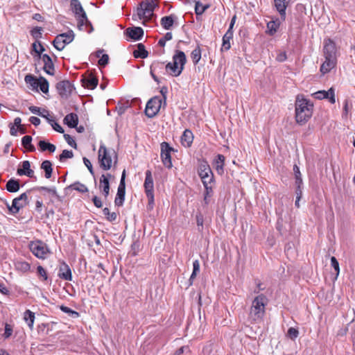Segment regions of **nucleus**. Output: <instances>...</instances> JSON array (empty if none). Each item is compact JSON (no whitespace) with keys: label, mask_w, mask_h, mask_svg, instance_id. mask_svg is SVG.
I'll use <instances>...</instances> for the list:
<instances>
[{"label":"nucleus","mask_w":355,"mask_h":355,"mask_svg":"<svg viewBox=\"0 0 355 355\" xmlns=\"http://www.w3.org/2000/svg\"><path fill=\"white\" fill-rule=\"evenodd\" d=\"M313 105L307 99L297 96L295 101V119L300 125L306 123L313 114Z\"/></svg>","instance_id":"nucleus-1"},{"label":"nucleus","mask_w":355,"mask_h":355,"mask_svg":"<svg viewBox=\"0 0 355 355\" xmlns=\"http://www.w3.org/2000/svg\"><path fill=\"white\" fill-rule=\"evenodd\" d=\"M268 304V299L263 294L256 296L252 302L249 313V318L254 322L262 320L266 313V306Z\"/></svg>","instance_id":"nucleus-2"},{"label":"nucleus","mask_w":355,"mask_h":355,"mask_svg":"<svg viewBox=\"0 0 355 355\" xmlns=\"http://www.w3.org/2000/svg\"><path fill=\"white\" fill-rule=\"evenodd\" d=\"M187 58L184 53L181 51H176L173 57V62H168L166 66V70L173 76H178L181 74Z\"/></svg>","instance_id":"nucleus-3"},{"label":"nucleus","mask_w":355,"mask_h":355,"mask_svg":"<svg viewBox=\"0 0 355 355\" xmlns=\"http://www.w3.org/2000/svg\"><path fill=\"white\" fill-rule=\"evenodd\" d=\"M157 4L155 0H144L141 1L137 8V14L132 15L133 19L137 17L139 19L148 21L153 15V12Z\"/></svg>","instance_id":"nucleus-4"},{"label":"nucleus","mask_w":355,"mask_h":355,"mask_svg":"<svg viewBox=\"0 0 355 355\" xmlns=\"http://www.w3.org/2000/svg\"><path fill=\"white\" fill-rule=\"evenodd\" d=\"M198 175L201 178L205 189L211 191V185L214 181V174L211 170V168L207 162H202L198 166Z\"/></svg>","instance_id":"nucleus-5"},{"label":"nucleus","mask_w":355,"mask_h":355,"mask_svg":"<svg viewBox=\"0 0 355 355\" xmlns=\"http://www.w3.org/2000/svg\"><path fill=\"white\" fill-rule=\"evenodd\" d=\"M28 246L31 252L38 259H45L50 254L48 245L40 240L31 241Z\"/></svg>","instance_id":"nucleus-6"},{"label":"nucleus","mask_w":355,"mask_h":355,"mask_svg":"<svg viewBox=\"0 0 355 355\" xmlns=\"http://www.w3.org/2000/svg\"><path fill=\"white\" fill-rule=\"evenodd\" d=\"M115 155V151L108 150L105 145L101 144L98 150V160L100 166L105 171L110 169L112 166V156Z\"/></svg>","instance_id":"nucleus-7"},{"label":"nucleus","mask_w":355,"mask_h":355,"mask_svg":"<svg viewBox=\"0 0 355 355\" xmlns=\"http://www.w3.org/2000/svg\"><path fill=\"white\" fill-rule=\"evenodd\" d=\"M145 175L144 184L145 193L148 200V206L153 208L154 205V182L151 171L147 170L145 173Z\"/></svg>","instance_id":"nucleus-8"},{"label":"nucleus","mask_w":355,"mask_h":355,"mask_svg":"<svg viewBox=\"0 0 355 355\" xmlns=\"http://www.w3.org/2000/svg\"><path fill=\"white\" fill-rule=\"evenodd\" d=\"M73 31L58 35L53 42V46L58 51L64 49L67 44H70L74 39Z\"/></svg>","instance_id":"nucleus-9"},{"label":"nucleus","mask_w":355,"mask_h":355,"mask_svg":"<svg viewBox=\"0 0 355 355\" xmlns=\"http://www.w3.org/2000/svg\"><path fill=\"white\" fill-rule=\"evenodd\" d=\"M162 104L160 97L155 96L150 98L146 106L145 114L148 118H153L159 112Z\"/></svg>","instance_id":"nucleus-10"},{"label":"nucleus","mask_w":355,"mask_h":355,"mask_svg":"<svg viewBox=\"0 0 355 355\" xmlns=\"http://www.w3.org/2000/svg\"><path fill=\"white\" fill-rule=\"evenodd\" d=\"M28 203V196L26 193H21L19 197L13 199L12 205L8 206V209L12 214H17L20 209L24 207Z\"/></svg>","instance_id":"nucleus-11"},{"label":"nucleus","mask_w":355,"mask_h":355,"mask_svg":"<svg viewBox=\"0 0 355 355\" xmlns=\"http://www.w3.org/2000/svg\"><path fill=\"white\" fill-rule=\"evenodd\" d=\"M173 150L167 142H162L161 144V159L163 164L168 168L173 166L171 162V153Z\"/></svg>","instance_id":"nucleus-12"},{"label":"nucleus","mask_w":355,"mask_h":355,"mask_svg":"<svg viewBox=\"0 0 355 355\" xmlns=\"http://www.w3.org/2000/svg\"><path fill=\"white\" fill-rule=\"evenodd\" d=\"M125 171L123 170L122 175H121L120 183L118 187L116 196L115 200H114V204L116 206H118V207L122 206L123 204V202L125 200Z\"/></svg>","instance_id":"nucleus-13"},{"label":"nucleus","mask_w":355,"mask_h":355,"mask_svg":"<svg viewBox=\"0 0 355 355\" xmlns=\"http://www.w3.org/2000/svg\"><path fill=\"white\" fill-rule=\"evenodd\" d=\"M323 54L324 58L337 59V48L332 40L328 38L324 40Z\"/></svg>","instance_id":"nucleus-14"},{"label":"nucleus","mask_w":355,"mask_h":355,"mask_svg":"<svg viewBox=\"0 0 355 355\" xmlns=\"http://www.w3.org/2000/svg\"><path fill=\"white\" fill-rule=\"evenodd\" d=\"M56 89L62 98H67L71 94L73 87L69 81L62 80L57 83Z\"/></svg>","instance_id":"nucleus-15"},{"label":"nucleus","mask_w":355,"mask_h":355,"mask_svg":"<svg viewBox=\"0 0 355 355\" xmlns=\"http://www.w3.org/2000/svg\"><path fill=\"white\" fill-rule=\"evenodd\" d=\"M114 178L110 173L103 174L99 180V189L102 190L103 195L107 198L110 193V179Z\"/></svg>","instance_id":"nucleus-16"},{"label":"nucleus","mask_w":355,"mask_h":355,"mask_svg":"<svg viewBox=\"0 0 355 355\" xmlns=\"http://www.w3.org/2000/svg\"><path fill=\"white\" fill-rule=\"evenodd\" d=\"M314 98L317 99H328L329 101L334 104L336 102L335 99V92L334 89L331 87L328 91L320 90L313 94Z\"/></svg>","instance_id":"nucleus-17"},{"label":"nucleus","mask_w":355,"mask_h":355,"mask_svg":"<svg viewBox=\"0 0 355 355\" xmlns=\"http://www.w3.org/2000/svg\"><path fill=\"white\" fill-rule=\"evenodd\" d=\"M21 168H19L17 171V175H26L28 178H34V171L31 168V163L28 160L23 161L21 163Z\"/></svg>","instance_id":"nucleus-18"},{"label":"nucleus","mask_w":355,"mask_h":355,"mask_svg":"<svg viewBox=\"0 0 355 355\" xmlns=\"http://www.w3.org/2000/svg\"><path fill=\"white\" fill-rule=\"evenodd\" d=\"M291 0H274V6L282 20L286 18V10Z\"/></svg>","instance_id":"nucleus-19"},{"label":"nucleus","mask_w":355,"mask_h":355,"mask_svg":"<svg viewBox=\"0 0 355 355\" xmlns=\"http://www.w3.org/2000/svg\"><path fill=\"white\" fill-rule=\"evenodd\" d=\"M125 33L134 40H140L144 35V31L141 27L128 28Z\"/></svg>","instance_id":"nucleus-20"},{"label":"nucleus","mask_w":355,"mask_h":355,"mask_svg":"<svg viewBox=\"0 0 355 355\" xmlns=\"http://www.w3.org/2000/svg\"><path fill=\"white\" fill-rule=\"evenodd\" d=\"M337 63V59L324 58V61L320 67V71L322 74L329 73L334 69Z\"/></svg>","instance_id":"nucleus-21"},{"label":"nucleus","mask_w":355,"mask_h":355,"mask_svg":"<svg viewBox=\"0 0 355 355\" xmlns=\"http://www.w3.org/2000/svg\"><path fill=\"white\" fill-rule=\"evenodd\" d=\"M42 60L44 62V71L49 75L54 74V65L53 61L49 55L47 54H44L42 55Z\"/></svg>","instance_id":"nucleus-22"},{"label":"nucleus","mask_w":355,"mask_h":355,"mask_svg":"<svg viewBox=\"0 0 355 355\" xmlns=\"http://www.w3.org/2000/svg\"><path fill=\"white\" fill-rule=\"evenodd\" d=\"M58 276L60 278L64 279V280H67V281L71 280V279H72L71 270L69 266L67 264H66L65 263H63L60 266Z\"/></svg>","instance_id":"nucleus-23"},{"label":"nucleus","mask_w":355,"mask_h":355,"mask_svg":"<svg viewBox=\"0 0 355 355\" xmlns=\"http://www.w3.org/2000/svg\"><path fill=\"white\" fill-rule=\"evenodd\" d=\"M78 16V26L80 30H84V26L85 28L87 27H89V30L87 31L88 33H91L93 31V27L92 26L91 22L88 20L86 13H82V15Z\"/></svg>","instance_id":"nucleus-24"},{"label":"nucleus","mask_w":355,"mask_h":355,"mask_svg":"<svg viewBox=\"0 0 355 355\" xmlns=\"http://www.w3.org/2000/svg\"><path fill=\"white\" fill-rule=\"evenodd\" d=\"M225 157L224 155L218 154L214 161V165L216 171L219 175H223L224 173V163Z\"/></svg>","instance_id":"nucleus-25"},{"label":"nucleus","mask_w":355,"mask_h":355,"mask_svg":"<svg viewBox=\"0 0 355 355\" xmlns=\"http://www.w3.org/2000/svg\"><path fill=\"white\" fill-rule=\"evenodd\" d=\"M98 79L92 75H89L83 79V84L84 87L89 89H95L98 85Z\"/></svg>","instance_id":"nucleus-26"},{"label":"nucleus","mask_w":355,"mask_h":355,"mask_svg":"<svg viewBox=\"0 0 355 355\" xmlns=\"http://www.w3.org/2000/svg\"><path fill=\"white\" fill-rule=\"evenodd\" d=\"M193 135L191 130H185L181 137V144L185 147L191 146L193 143Z\"/></svg>","instance_id":"nucleus-27"},{"label":"nucleus","mask_w":355,"mask_h":355,"mask_svg":"<svg viewBox=\"0 0 355 355\" xmlns=\"http://www.w3.org/2000/svg\"><path fill=\"white\" fill-rule=\"evenodd\" d=\"M175 18H176V17L173 15L164 16L162 17L160 24L165 30H170L174 24Z\"/></svg>","instance_id":"nucleus-28"},{"label":"nucleus","mask_w":355,"mask_h":355,"mask_svg":"<svg viewBox=\"0 0 355 355\" xmlns=\"http://www.w3.org/2000/svg\"><path fill=\"white\" fill-rule=\"evenodd\" d=\"M64 121L69 127L76 128L78 123V117L76 114L70 113L64 117Z\"/></svg>","instance_id":"nucleus-29"},{"label":"nucleus","mask_w":355,"mask_h":355,"mask_svg":"<svg viewBox=\"0 0 355 355\" xmlns=\"http://www.w3.org/2000/svg\"><path fill=\"white\" fill-rule=\"evenodd\" d=\"M133 55L137 58H146L148 57V53L146 50L144 45L141 43H139L137 44V49L133 51Z\"/></svg>","instance_id":"nucleus-30"},{"label":"nucleus","mask_w":355,"mask_h":355,"mask_svg":"<svg viewBox=\"0 0 355 355\" xmlns=\"http://www.w3.org/2000/svg\"><path fill=\"white\" fill-rule=\"evenodd\" d=\"M280 22L279 19L272 20L267 24V33L270 35H274L279 28Z\"/></svg>","instance_id":"nucleus-31"},{"label":"nucleus","mask_w":355,"mask_h":355,"mask_svg":"<svg viewBox=\"0 0 355 355\" xmlns=\"http://www.w3.org/2000/svg\"><path fill=\"white\" fill-rule=\"evenodd\" d=\"M6 188L7 191L10 193L17 192L19 189V181L18 180L10 179L7 182Z\"/></svg>","instance_id":"nucleus-32"},{"label":"nucleus","mask_w":355,"mask_h":355,"mask_svg":"<svg viewBox=\"0 0 355 355\" xmlns=\"http://www.w3.org/2000/svg\"><path fill=\"white\" fill-rule=\"evenodd\" d=\"M41 168L45 172V178L49 179L51 177L53 168L52 164L49 160L44 161L41 164Z\"/></svg>","instance_id":"nucleus-33"},{"label":"nucleus","mask_w":355,"mask_h":355,"mask_svg":"<svg viewBox=\"0 0 355 355\" xmlns=\"http://www.w3.org/2000/svg\"><path fill=\"white\" fill-rule=\"evenodd\" d=\"M71 6L73 12L77 16L85 13L78 0H71Z\"/></svg>","instance_id":"nucleus-34"},{"label":"nucleus","mask_w":355,"mask_h":355,"mask_svg":"<svg viewBox=\"0 0 355 355\" xmlns=\"http://www.w3.org/2000/svg\"><path fill=\"white\" fill-rule=\"evenodd\" d=\"M31 141L32 137L29 135H26L21 139V144L28 151L33 152L35 150V148L32 145Z\"/></svg>","instance_id":"nucleus-35"},{"label":"nucleus","mask_w":355,"mask_h":355,"mask_svg":"<svg viewBox=\"0 0 355 355\" xmlns=\"http://www.w3.org/2000/svg\"><path fill=\"white\" fill-rule=\"evenodd\" d=\"M24 319L27 322L28 326L31 329L33 327L34 320H35V314L30 310H26L24 312Z\"/></svg>","instance_id":"nucleus-36"},{"label":"nucleus","mask_w":355,"mask_h":355,"mask_svg":"<svg viewBox=\"0 0 355 355\" xmlns=\"http://www.w3.org/2000/svg\"><path fill=\"white\" fill-rule=\"evenodd\" d=\"M38 146L42 151L49 150L50 153H53L55 150V146L41 140L38 143Z\"/></svg>","instance_id":"nucleus-37"},{"label":"nucleus","mask_w":355,"mask_h":355,"mask_svg":"<svg viewBox=\"0 0 355 355\" xmlns=\"http://www.w3.org/2000/svg\"><path fill=\"white\" fill-rule=\"evenodd\" d=\"M15 265L17 270L23 272H26L31 269L30 264L26 261H17Z\"/></svg>","instance_id":"nucleus-38"},{"label":"nucleus","mask_w":355,"mask_h":355,"mask_svg":"<svg viewBox=\"0 0 355 355\" xmlns=\"http://www.w3.org/2000/svg\"><path fill=\"white\" fill-rule=\"evenodd\" d=\"M68 188L78 191L83 193L88 191L87 187L85 184L80 183L79 182L71 184Z\"/></svg>","instance_id":"nucleus-39"},{"label":"nucleus","mask_w":355,"mask_h":355,"mask_svg":"<svg viewBox=\"0 0 355 355\" xmlns=\"http://www.w3.org/2000/svg\"><path fill=\"white\" fill-rule=\"evenodd\" d=\"M24 80L27 84H29L33 88L38 87V82L40 80V78L37 79L35 77H34L33 75L28 74L25 76Z\"/></svg>","instance_id":"nucleus-40"},{"label":"nucleus","mask_w":355,"mask_h":355,"mask_svg":"<svg viewBox=\"0 0 355 355\" xmlns=\"http://www.w3.org/2000/svg\"><path fill=\"white\" fill-rule=\"evenodd\" d=\"M38 87L43 93H44V94L48 93L49 83L45 78L40 77V80L38 82Z\"/></svg>","instance_id":"nucleus-41"},{"label":"nucleus","mask_w":355,"mask_h":355,"mask_svg":"<svg viewBox=\"0 0 355 355\" xmlns=\"http://www.w3.org/2000/svg\"><path fill=\"white\" fill-rule=\"evenodd\" d=\"M293 171H294L295 178V185L296 186L302 185L303 182H302V174L300 173V168L296 164H295L293 166Z\"/></svg>","instance_id":"nucleus-42"},{"label":"nucleus","mask_w":355,"mask_h":355,"mask_svg":"<svg viewBox=\"0 0 355 355\" xmlns=\"http://www.w3.org/2000/svg\"><path fill=\"white\" fill-rule=\"evenodd\" d=\"M200 271V263L198 260H195L193 262V272L191 275L189 281L191 282L190 284H192V281L196 278L197 274Z\"/></svg>","instance_id":"nucleus-43"},{"label":"nucleus","mask_w":355,"mask_h":355,"mask_svg":"<svg viewBox=\"0 0 355 355\" xmlns=\"http://www.w3.org/2000/svg\"><path fill=\"white\" fill-rule=\"evenodd\" d=\"M191 57L193 60V62L196 64L201 58V51L199 47L196 48L192 51L191 53Z\"/></svg>","instance_id":"nucleus-44"},{"label":"nucleus","mask_w":355,"mask_h":355,"mask_svg":"<svg viewBox=\"0 0 355 355\" xmlns=\"http://www.w3.org/2000/svg\"><path fill=\"white\" fill-rule=\"evenodd\" d=\"M60 310L62 311L64 313H67L69 316H71L73 318H76L79 317V313L77 311H75L64 305H62L60 306Z\"/></svg>","instance_id":"nucleus-45"},{"label":"nucleus","mask_w":355,"mask_h":355,"mask_svg":"<svg viewBox=\"0 0 355 355\" xmlns=\"http://www.w3.org/2000/svg\"><path fill=\"white\" fill-rule=\"evenodd\" d=\"M32 47L33 50L37 53V55L39 58H42L41 53L44 51L45 49L41 43L38 42V44H37L36 42H34L32 45Z\"/></svg>","instance_id":"nucleus-46"},{"label":"nucleus","mask_w":355,"mask_h":355,"mask_svg":"<svg viewBox=\"0 0 355 355\" xmlns=\"http://www.w3.org/2000/svg\"><path fill=\"white\" fill-rule=\"evenodd\" d=\"M208 8V6H204L200 1H197L195 6V12L197 15H202L205 10Z\"/></svg>","instance_id":"nucleus-47"},{"label":"nucleus","mask_w":355,"mask_h":355,"mask_svg":"<svg viewBox=\"0 0 355 355\" xmlns=\"http://www.w3.org/2000/svg\"><path fill=\"white\" fill-rule=\"evenodd\" d=\"M103 214L106 216L107 219L110 221H114L116 219V214L115 212H110L109 209L105 207L103 210Z\"/></svg>","instance_id":"nucleus-48"},{"label":"nucleus","mask_w":355,"mask_h":355,"mask_svg":"<svg viewBox=\"0 0 355 355\" xmlns=\"http://www.w3.org/2000/svg\"><path fill=\"white\" fill-rule=\"evenodd\" d=\"M37 190L40 191H46V192L51 193V195H53V196L59 198V196H58L55 187L49 188L46 187H40L37 188Z\"/></svg>","instance_id":"nucleus-49"},{"label":"nucleus","mask_w":355,"mask_h":355,"mask_svg":"<svg viewBox=\"0 0 355 355\" xmlns=\"http://www.w3.org/2000/svg\"><path fill=\"white\" fill-rule=\"evenodd\" d=\"M287 335L291 340H295L299 335V331L294 327H290L288 330Z\"/></svg>","instance_id":"nucleus-50"},{"label":"nucleus","mask_w":355,"mask_h":355,"mask_svg":"<svg viewBox=\"0 0 355 355\" xmlns=\"http://www.w3.org/2000/svg\"><path fill=\"white\" fill-rule=\"evenodd\" d=\"M73 153L71 150H64L60 154L59 159L60 162H63L65 159L72 158Z\"/></svg>","instance_id":"nucleus-51"},{"label":"nucleus","mask_w":355,"mask_h":355,"mask_svg":"<svg viewBox=\"0 0 355 355\" xmlns=\"http://www.w3.org/2000/svg\"><path fill=\"white\" fill-rule=\"evenodd\" d=\"M287 59L286 51H278L277 52L276 60L280 62H284Z\"/></svg>","instance_id":"nucleus-52"},{"label":"nucleus","mask_w":355,"mask_h":355,"mask_svg":"<svg viewBox=\"0 0 355 355\" xmlns=\"http://www.w3.org/2000/svg\"><path fill=\"white\" fill-rule=\"evenodd\" d=\"M64 137L67 143L71 147L76 148L77 144L74 139L68 134H64Z\"/></svg>","instance_id":"nucleus-53"},{"label":"nucleus","mask_w":355,"mask_h":355,"mask_svg":"<svg viewBox=\"0 0 355 355\" xmlns=\"http://www.w3.org/2000/svg\"><path fill=\"white\" fill-rule=\"evenodd\" d=\"M42 28L41 27H35L31 31V35L33 37L38 39L42 37Z\"/></svg>","instance_id":"nucleus-54"},{"label":"nucleus","mask_w":355,"mask_h":355,"mask_svg":"<svg viewBox=\"0 0 355 355\" xmlns=\"http://www.w3.org/2000/svg\"><path fill=\"white\" fill-rule=\"evenodd\" d=\"M230 39L223 37L221 51H227L231 48Z\"/></svg>","instance_id":"nucleus-55"},{"label":"nucleus","mask_w":355,"mask_h":355,"mask_svg":"<svg viewBox=\"0 0 355 355\" xmlns=\"http://www.w3.org/2000/svg\"><path fill=\"white\" fill-rule=\"evenodd\" d=\"M331 266L336 271V276H338L339 274V272H340V268H339L338 261H337V259L335 257H331Z\"/></svg>","instance_id":"nucleus-56"},{"label":"nucleus","mask_w":355,"mask_h":355,"mask_svg":"<svg viewBox=\"0 0 355 355\" xmlns=\"http://www.w3.org/2000/svg\"><path fill=\"white\" fill-rule=\"evenodd\" d=\"M109 55L107 54H103L98 60V64L101 67H105L108 64Z\"/></svg>","instance_id":"nucleus-57"},{"label":"nucleus","mask_w":355,"mask_h":355,"mask_svg":"<svg viewBox=\"0 0 355 355\" xmlns=\"http://www.w3.org/2000/svg\"><path fill=\"white\" fill-rule=\"evenodd\" d=\"M164 66V62H161L159 61H155L150 65V69L153 71H156L158 69H162Z\"/></svg>","instance_id":"nucleus-58"},{"label":"nucleus","mask_w":355,"mask_h":355,"mask_svg":"<svg viewBox=\"0 0 355 355\" xmlns=\"http://www.w3.org/2000/svg\"><path fill=\"white\" fill-rule=\"evenodd\" d=\"M12 327L8 324H6L5 332L3 334V337L5 338H8L12 335Z\"/></svg>","instance_id":"nucleus-59"},{"label":"nucleus","mask_w":355,"mask_h":355,"mask_svg":"<svg viewBox=\"0 0 355 355\" xmlns=\"http://www.w3.org/2000/svg\"><path fill=\"white\" fill-rule=\"evenodd\" d=\"M51 125L52 126V128L57 132H60V133H63L64 132V129L57 123L55 122L54 120H53L51 123H50Z\"/></svg>","instance_id":"nucleus-60"},{"label":"nucleus","mask_w":355,"mask_h":355,"mask_svg":"<svg viewBox=\"0 0 355 355\" xmlns=\"http://www.w3.org/2000/svg\"><path fill=\"white\" fill-rule=\"evenodd\" d=\"M37 272H38L39 275L42 277L44 280L47 279L46 272L45 269L42 266H37Z\"/></svg>","instance_id":"nucleus-61"},{"label":"nucleus","mask_w":355,"mask_h":355,"mask_svg":"<svg viewBox=\"0 0 355 355\" xmlns=\"http://www.w3.org/2000/svg\"><path fill=\"white\" fill-rule=\"evenodd\" d=\"M83 162H84L85 165L86 166V167L88 168L90 173L93 175L94 170H93V167H92V165L90 161L87 158L83 157Z\"/></svg>","instance_id":"nucleus-62"},{"label":"nucleus","mask_w":355,"mask_h":355,"mask_svg":"<svg viewBox=\"0 0 355 355\" xmlns=\"http://www.w3.org/2000/svg\"><path fill=\"white\" fill-rule=\"evenodd\" d=\"M40 116L46 119L49 123L53 120L51 117H49V111L46 110H42Z\"/></svg>","instance_id":"nucleus-63"},{"label":"nucleus","mask_w":355,"mask_h":355,"mask_svg":"<svg viewBox=\"0 0 355 355\" xmlns=\"http://www.w3.org/2000/svg\"><path fill=\"white\" fill-rule=\"evenodd\" d=\"M29 110L34 114H37L40 116L42 111H41V109L36 106H30Z\"/></svg>","instance_id":"nucleus-64"}]
</instances>
